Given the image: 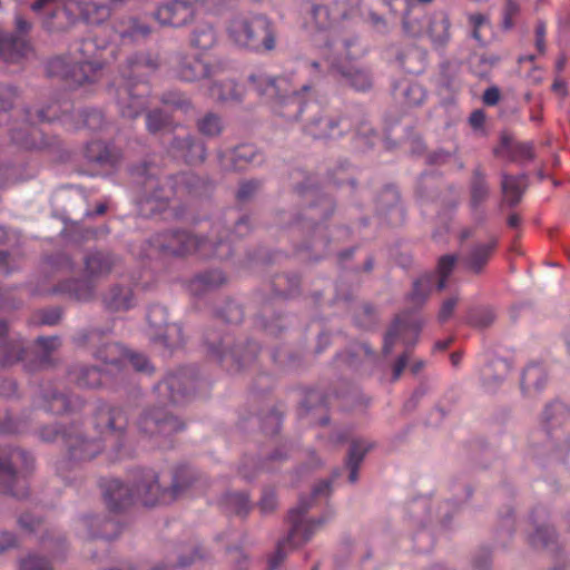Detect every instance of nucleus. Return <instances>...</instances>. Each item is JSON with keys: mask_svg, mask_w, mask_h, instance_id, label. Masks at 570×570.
I'll return each mask as SVG.
<instances>
[{"mask_svg": "<svg viewBox=\"0 0 570 570\" xmlns=\"http://www.w3.org/2000/svg\"><path fill=\"white\" fill-rule=\"evenodd\" d=\"M174 157L184 158L187 163L195 164L205 159V147L195 142L191 137L175 140L171 147Z\"/></svg>", "mask_w": 570, "mask_h": 570, "instance_id": "f3484780", "label": "nucleus"}, {"mask_svg": "<svg viewBox=\"0 0 570 570\" xmlns=\"http://www.w3.org/2000/svg\"><path fill=\"white\" fill-rule=\"evenodd\" d=\"M163 101L165 105L173 106L183 111H187L190 108L189 100L176 92L165 95Z\"/></svg>", "mask_w": 570, "mask_h": 570, "instance_id": "49530a36", "label": "nucleus"}, {"mask_svg": "<svg viewBox=\"0 0 570 570\" xmlns=\"http://www.w3.org/2000/svg\"><path fill=\"white\" fill-rule=\"evenodd\" d=\"M336 122L326 117H320L306 127L307 132L314 138H327L335 135Z\"/></svg>", "mask_w": 570, "mask_h": 570, "instance_id": "c9c22d12", "label": "nucleus"}, {"mask_svg": "<svg viewBox=\"0 0 570 570\" xmlns=\"http://www.w3.org/2000/svg\"><path fill=\"white\" fill-rule=\"evenodd\" d=\"M500 92L497 88H489L483 95V100L487 105L493 106L499 101Z\"/></svg>", "mask_w": 570, "mask_h": 570, "instance_id": "680f3d73", "label": "nucleus"}, {"mask_svg": "<svg viewBox=\"0 0 570 570\" xmlns=\"http://www.w3.org/2000/svg\"><path fill=\"white\" fill-rule=\"evenodd\" d=\"M198 130L208 137L218 136L224 128L223 121L219 116L213 112L206 114L198 120Z\"/></svg>", "mask_w": 570, "mask_h": 570, "instance_id": "58836bf2", "label": "nucleus"}, {"mask_svg": "<svg viewBox=\"0 0 570 570\" xmlns=\"http://www.w3.org/2000/svg\"><path fill=\"white\" fill-rule=\"evenodd\" d=\"M140 429L146 433L154 434L157 431L167 433L178 429L174 417L156 419L149 414L145 415L140 421Z\"/></svg>", "mask_w": 570, "mask_h": 570, "instance_id": "c756f323", "label": "nucleus"}, {"mask_svg": "<svg viewBox=\"0 0 570 570\" xmlns=\"http://www.w3.org/2000/svg\"><path fill=\"white\" fill-rule=\"evenodd\" d=\"M253 88L274 100L273 109L288 120H297L311 96L309 83H297L291 75L273 77L265 71H256L248 78Z\"/></svg>", "mask_w": 570, "mask_h": 570, "instance_id": "f257e3e1", "label": "nucleus"}, {"mask_svg": "<svg viewBox=\"0 0 570 570\" xmlns=\"http://www.w3.org/2000/svg\"><path fill=\"white\" fill-rule=\"evenodd\" d=\"M114 350H119L121 352V358L119 360V363L121 365H131L136 371L149 373L151 372L153 367L149 364L148 358L138 353H129L127 351H124L119 346H112ZM111 364H118V361L110 360Z\"/></svg>", "mask_w": 570, "mask_h": 570, "instance_id": "2f4dec72", "label": "nucleus"}, {"mask_svg": "<svg viewBox=\"0 0 570 570\" xmlns=\"http://www.w3.org/2000/svg\"><path fill=\"white\" fill-rule=\"evenodd\" d=\"M33 466V458L28 452L13 449L6 458H0V495L21 498L26 495L18 472H28Z\"/></svg>", "mask_w": 570, "mask_h": 570, "instance_id": "39448f33", "label": "nucleus"}, {"mask_svg": "<svg viewBox=\"0 0 570 570\" xmlns=\"http://www.w3.org/2000/svg\"><path fill=\"white\" fill-rule=\"evenodd\" d=\"M257 507L262 514H267L276 510L277 501H259Z\"/></svg>", "mask_w": 570, "mask_h": 570, "instance_id": "338daca9", "label": "nucleus"}, {"mask_svg": "<svg viewBox=\"0 0 570 570\" xmlns=\"http://www.w3.org/2000/svg\"><path fill=\"white\" fill-rule=\"evenodd\" d=\"M209 95L214 99L226 101L239 99L242 94L232 80H227L219 83L214 82L209 87Z\"/></svg>", "mask_w": 570, "mask_h": 570, "instance_id": "f704fd0d", "label": "nucleus"}, {"mask_svg": "<svg viewBox=\"0 0 570 570\" xmlns=\"http://www.w3.org/2000/svg\"><path fill=\"white\" fill-rule=\"evenodd\" d=\"M127 420L121 410L102 407L97 414V428L106 441H112L116 433L126 426Z\"/></svg>", "mask_w": 570, "mask_h": 570, "instance_id": "4468645a", "label": "nucleus"}, {"mask_svg": "<svg viewBox=\"0 0 570 570\" xmlns=\"http://www.w3.org/2000/svg\"><path fill=\"white\" fill-rule=\"evenodd\" d=\"M60 316H61V314H60L59 309L55 308V309L45 311L42 313L41 323L47 324V325H53L60 320Z\"/></svg>", "mask_w": 570, "mask_h": 570, "instance_id": "6e6d98bb", "label": "nucleus"}, {"mask_svg": "<svg viewBox=\"0 0 570 570\" xmlns=\"http://www.w3.org/2000/svg\"><path fill=\"white\" fill-rule=\"evenodd\" d=\"M421 328L422 322L417 320L407 322L405 320L397 318L385 335L383 346L384 352L389 354L397 340H402L406 345L413 344L416 341Z\"/></svg>", "mask_w": 570, "mask_h": 570, "instance_id": "f8f14e48", "label": "nucleus"}, {"mask_svg": "<svg viewBox=\"0 0 570 570\" xmlns=\"http://www.w3.org/2000/svg\"><path fill=\"white\" fill-rule=\"evenodd\" d=\"M456 264V256L444 255L439 259L436 274L424 275L420 277L415 283L411 293V299L414 303H421L429 295L433 286L435 285L439 291L446 287V278L451 275Z\"/></svg>", "mask_w": 570, "mask_h": 570, "instance_id": "0eeeda50", "label": "nucleus"}, {"mask_svg": "<svg viewBox=\"0 0 570 570\" xmlns=\"http://www.w3.org/2000/svg\"><path fill=\"white\" fill-rule=\"evenodd\" d=\"M259 155L252 145H240L234 150L224 155L222 164L227 169H243L246 165L256 163Z\"/></svg>", "mask_w": 570, "mask_h": 570, "instance_id": "dca6fc26", "label": "nucleus"}, {"mask_svg": "<svg viewBox=\"0 0 570 570\" xmlns=\"http://www.w3.org/2000/svg\"><path fill=\"white\" fill-rule=\"evenodd\" d=\"M199 180L191 175H180L175 179L174 191H165L164 187L159 191H155L151 196L145 199L146 205L150 206V212L161 210L164 204L168 202L171 194H184L185 191L191 193L196 189Z\"/></svg>", "mask_w": 570, "mask_h": 570, "instance_id": "ddd939ff", "label": "nucleus"}, {"mask_svg": "<svg viewBox=\"0 0 570 570\" xmlns=\"http://www.w3.org/2000/svg\"><path fill=\"white\" fill-rule=\"evenodd\" d=\"M428 35L438 45H443L449 40L450 20L446 13L435 12L429 18Z\"/></svg>", "mask_w": 570, "mask_h": 570, "instance_id": "412c9836", "label": "nucleus"}, {"mask_svg": "<svg viewBox=\"0 0 570 570\" xmlns=\"http://www.w3.org/2000/svg\"><path fill=\"white\" fill-rule=\"evenodd\" d=\"M215 42L216 33L209 23H200L193 30L190 43L194 48L210 49Z\"/></svg>", "mask_w": 570, "mask_h": 570, "instance_id": "c85d7f7f", "label": "nucleus"}, {"mask_svg": "<svg viewBox=\"0 0 570 570\" xmlns=\"http://www.w3.org/2000/svg\"><path fill=\"white\" fill-rule=\"evenodd\" d=\"M122 95L118 100L121 115L129 118L137 117L145 106L142 98L131 96L128 89H124Z\"/></svg>", "mask_w": 570, "mask_h": 570, "instance_id": "473e14b6", "label": "nucleus"}, {"mask_svg": "<svg viewBox=\"0 0 570 570\" xmlns=\"http://www.w3.org/2000/svg\"><path fill=\"white\" fill-rule=\"evenodd\" d=\"M77 50L78 55L71 58L72 68L67 76L77 83L92 81L102 67L99 52L91 40L82 41Z\"/></svg>", "mask_w": 570, "mask_h": 570, "instance_id": "423d86ee", "label": "nucleus"}, {"mask_svg": "<svg viewBox=\"0 0 570 570\" xmlns=\"http://www.w3.org/2000/svg\"><path fill=\"white\" fill-rule=\"evenodd\" d=\"M105 304L111 311H127L135 305L132 291L128 287H114L105 296Z\"/></svg>", "mask_w": 570, "mask_h": 570, "instance_id": "5701e85b", "label": "nucleus"}, {"mask_svg": "<svg viewBox=\"0 0 570 570\" xmlns=\"http://www.w3.org/2000/svg\"><path fill=\"white\" fill-rule=\"evenodd\" d=\"M494 314L492 311H483L482 312V317L480 320H472V323L475 325V326H481V327H485L488 325H490L493 321H494Z\"/></svg>", "mask_w": 570, "mask_h": 570, "instance_id": "052dcab7", "label": "nucleus"}, {"mask_svg": "<svg viewBox=\"0 0 570 570\" xmlns=\"http://www.w3.org/2000/svg\"><path fill=\"white\" fill-rule=\"evenodd\" d=\"M21 358L20 350H10L7 351V347L0 346V363L2 365H8L12 362H16Z\"/></svg>", "mask_w": 570, "mask_h": 570, "instance_id": "603ef678", "label": "nucleus"}, {"mask_svg": "<svg viewBox=\"0 0 570 570\" xmlns=\"http://www.w3.org/2000/svg\"><path fill=\"white\" fill-rule=\"evenodd\" d=\"M87 158L97 164H107L110 161V154L101 142H92L87 148Z\"/></svg>", "mask_w": 570, "mask_h": 570, "instance_id": "79ce46f5", "label": "nucleus"}, {"mask_svg": "<svg viewBox=\"0 0 570 570\" xmlns=\"http://www.w3.org/2000/svg\"><path fill=\"white\" fill-rule=\"evenodd\" d=\"M114 261L109 255L96 253L86 258V271L90 277H101L111 271Z\"/></svg>", "mask_w": 570, "mask_h": 570, "instance_id": "bb28decb", "label": "nucleus"}, {"mask_svg": "<svg viewBox=\"0 0 570 570\" xmlns=\"http://www.w3.org/2000/svg\"><path fill=\"white\" fill-rule=\"evenodd\" d=\"M170 119L163 111L155 110L147 115V129L155 134L170 128Z\"/></svg>", "mask_w": 570, "mask_h": 570, "instance_id": "a19ab883", "label": "nucleus"}, {"mask_svg": "<svg viewBox=\"0 0 570 570\" xmlns=\"http://www.w3.org/2000/svg\"><path fill=\"white\" fill-rule=\"evenodd\" d=\"M456 302L458 299L455 297L448 298L446 301L443 302L439 313V320L441 322H445L451 317L456 305Z\"/></svg>", "mask_w": 570, "mask_h": 570, "instance_id": "3c124183", "label": "nucleus"}, {"mask_svg": "<svg viewBox=\"0 0 570 570\" xmlns=\"http://www.w3.org/2000/svg\"><path fill=\"white\" fill-rule=\"evenodd\" d=\"M527 188V178L522 176H507L502 178V191L504 199L510 204H517Z\"/></svg>", "mask_w": 570, "mask_h": 570, "instance_id": "a878e982", "label": "nucleus"}, {"mask_svg": "<svg viewBox=\"0 0 570 570\" xmlns=\"http://www.w3.org/2000/svg\"><path fill=\"white\" fill-rule=\"evenodd\" d=\"M194 17L190 0H169L155 12V18L163 26L183 27Z\"/></svg>", "mask_w": 570, "mask_h": 570, "instance_id": "1a4fd4ad", "label": "nucleus"}, {"mask_svg": "<svg viewBox=\"0 0 570 570\" xmlns=\"http://www.w3.org/2000/svg\"><path fill=\"white\" fill-rule=\"evenodd\" d=\"M546 381L547 376L544 370L538 364H531L522 374L521 386L525 392L532 390L539 391L544 386Z\"/></svg>", "mask_w": 570, "mask_h": 570, "instance_id": "cd10ccee", "label": "nucleus"}, {"mask_svg": "<svg viewBox=\"0 0 570 570\" xmlns=\"http://www.w3.org/2000/svg\"><path fill=\"white\" fill-rule=\"evenodd\" d=\"M101 449L100 443L94 440L79 439L70 444L71 456L79 460L92 459Z\"/></svg>", "mask_w": 570, "mask_h": 570, "instance_id": "7c9ffc66", "label": "nucleus"}, {"mask_svg": "<svg viewBox=\"0 0 570 570\" xmlns=\"http://www.w3.org/2000/svg\"><path fill=\"white\" fill-rule=\"evenodd\" d=\"M475 570H487L490 566L489 553L483 552L482 556L474 560Z\"/></svg>", "mask_w": 570, "mask_h": 570, "instance_id": "69168bd1", "label": "nucleus"}, {"mask_svg": "<svg viewBox=\"0 0 570 570\" xmlns=\"http://www.w3.org/2000/svg\"><path fill=\"white\" fill-rule=\"evenodd\" d=\"M16 28L21 33H27L31 30V23L21 16H16Z\"/></svg>", "mask_w": 570, "mask_h": 570, "instance_id": "774afa93", "label": "nucleus"}, {"mask_svg": "<svg viewBox=\"0 0 570 570\" xmlns=\"http://www.w3.org/2000/svg\"><path fill=\"white\" fill-rule=\"evenodd\" d=\"M488 194V187L483 181H476L472 188V198L474 202L482 200Z\"/></svg>", "mask_w": 570, "mask_h": 570, "instance_id": "5fc2aeb1", "label": "nucleus"}, {"mask_svg": "<svg viewBox=\"0 0 570 570\" xmlns=\"http://www.w3.org/2000/svg\"><path fill=\"white\" fill-rule=\"evenodd\" d=\"M184 384L185 374H171L157 385V390L160 394L166 395L171 403L177 404L185 401L186 389L183 387Z\"/></svg>", "mask_w": 570, "mask_h": 570, "instance_id": "6ab92c4d", "label": "nucleus"}, {"mask_svg": "<svg viewBox=\"0 0 570 570\" xmlns=\"http://www.w3.org/2000/svg\"><path fill=\"white\" fill-rule=\"evenodd\" d=\"M257 188V184L253 181L245 183L240 186L238 190V198L244 199L249 197V195Z\"/></svg>", "mask_w": 570, "mask_h": 570, "instance_id": "0e129e2a", "label": "nucleus"}, {"mask_svg": "<svg viewBox=\"0 0 570 570\" xmlns=\"http://www.w3.org/2000/svg\"><path fill=\"white\" fill-rule=\"evenodd\" d=\"M218 67L210 66L197 57H181L177 66V75L185 81H197L216 76Z\"/></svg>", "mask_w": 570, "mask_h": 570, "instance_id": "9b49d317", "label": "nucleus"}, {"mask_svg": "<svg viewBox=\"0 0 570 570\" xmlns=\"http://www.w3.org/2000/svg\"><path fill=\"white\" fill-rule=\"evenodd\" d=\"M157 485V478L153 471L144 474L142 483H136L132 488L124 484L118 479H107L100 483L105 499H126L154 494V488Z\"/></svg>", "mask_w": 570, "mask_h": 570, "instance_id": "6e6552de", "label": "nucleus"}, {"mask_svg": "<svg viewBox=\"0 0 570 570\" xmlns=\"http://www.w3.org/2000/svg\"><path fill=\"white\" fill-rule=\"evenodd\" d=\"M16 537L10 532H3L0 537V552L6 551L9 548L14 547Z\"/></svg>", "mask_w": 570, "mask_h": 570, "instance_id": "4d7b16f0", "label": "nucleus"}, {"mask_svg": "<svg viewBox=\"0 0 570 570\" xmlns=\"http://www.w3.org/2000/svg\"><path fill=\"white\" fill-rule=\"evenodd\" d=\"M312 18L315 21V24L318 29H325L331 24L332 20H335L336 18H330V12L326 7H314L312 9Z\"/></svg>", "mask_w": 570, "mask_h": 570, "instance_id": "a18cd8bd", "label": "nucleus"}, {"mask_svg": "<svg viewBox=\"0 0 570 570\" xmlns=\"http://www.w3.org/2000/svg\"><path fill=\"white\" fill-rule=\"evenodd\" d=\"M72 293L77 299L87 301L92 296L94 287L87 281L78 282L75 284Z\"/></svg>", "mask_w": 570, "mask_h": 570, "instance_id": "de8ad7c7", "label": "nucleus"}, {"mask_svg": "<svg viewBox=\"0 0 570 570\" xmlns=\"http://www.w3.org/2000/svg\"><path fill=\"white\" fill-rule=\"evenodd\" d=\"M469 21L472 24L473 28L482 29L484 26L488 24V18L484 14L481 13H474L469 17Z\"/></svg>", "mask_w": 570, "mask_h": 570, "instance_id": "e2e57ef3", "label": "nucleus"}, {"mask_svg": "<svg viewBox=\"0 0 570 570\" xmlns=\"http://www.w3.org/2000/svg\"><path fill=\"white\" fill-rule=\"evenodd\" d=\"M224 282L225 276L220 271H210L195 277L191 282V289L194 292L199 289H212L220 286Z\"/></svg>", "mask_w": 570, "mask_h": 570, "instance_id": "e433bc0d", "label": "nucleus"}, {"mask_svg": "<svg viewBox=\"0 0 570 570\" xmlns=\"http://www.w3.org/2000/svg\"><path fill=\"white\" fill-rule=\"evenodd\" d=\"M222 509L245 518L252 510V501H223Z\"/></svg>", "mask_w": 570, "mask_h": 570, "instance_id": "c03bdc74", "label": "nucleus"}, {"mask_svg": "<svg viewBox=\"0 0 570 570\" xmlns=\"http://www.w3.org/2000/svg\"><path fill=\"white\" fill-rule=\"evenodd\" d=\"M81 402L77 399L75 401L69 400L63 394H52L48 399V411L55 414H62L69 411H73L80 407Z\"/></svg>", "mask_w": 570, "mask_h": 570, "instance_id": "4c0bfd02", "label": "nucleus"}, {"mask_svg": "<svg viewBox=\"0 0 570 570\" xmlns=\"http://www.w3.org/2000/svg\"><path fill=\"white\" fill-rule=\"evenodd\" d=\"M28 50L27 43L9 33L0 35V57L8 61L24 56Z\"/></svg>", "mask_w": 570, "mask_h": 570, "instance_id": "b1692460", "label": "nucleus"}, {"mask_svg": "<svg viewBox=\"0 0 570 570\" xmlns=\"http://www.w3.org/2000/svg\"><path fill=\"white\" fill-rule=\"evenodd\" d=\"M63 12L70 22L83 19L92 24L100 23L109 17V8L105 4L83 2L81 0H68L65 2Z\"/></svg>", "mask_w": 570, "mask_h": 570, "instance_id": "9d476101", "label": "nucleus"}, {"mask_svg": "<svg viewBox=\"0 0 570 570\" xmlns=\"http://www.w3.org/2000/svg\"><path fill=\"white\" fill-rule=\"evenodd\" d=\"M330 65L336 68L344 78V81L356 90H366L371 87L372 81L367 71L356 66H344L343 61L336 62L333 58L327 57Z\"/></svg>", "mask_w": 570, "mask_h": 570, "instance_id": "2eb2a0df", "label": "nucleus"}, {"mask_svg": "<svg viewBox=\"0 0 570 570\" xmlns=\"http://www.w3.org/2000/svg\"><path fill=\"white\" fill-rule=\"evenodd\" d=\"M318 501H299L287 513L289 525L287 535L277 542L276 550L268 560L269 570H276L287 554L312 540L328 517L316 515Z\"/></svg>", "mask_w": 570, "mask_h": 570, "instance_id": "f03ea898", "label": "nucleus"}, {"mask_svg": "<svg viewBox=\"0 0 570 570\" xmlns=\"http://www.w3.org/2000/svg\"><path fill=\"white\" fill-rule=\"evenodd\" d=\"M19 570H52L51 563L38 556H28L22 559L19 566Z\"/></svg>", "mask_w": 570, "mask_h": 570, "instance_id": "37998d69", "label": "nucleus"}, {"mask_svg": "<svg viewBox=\"0 0 570 570\" xmlns=\"http://www.w3.org/2000/svg\"><path fill=\"white\" fill-rule=\"evenodd\" d=\"M154 245L160 250L173 255H185L194 252H198L204 257H224L227 255V252L223 250V247L226 245L222 242L214 243L207 238L199 239L186 232L161 235L154 240Z\"/></svg>", "mask_w": 570, "mask_h": 570, "instance_id": "20e7f679", "label": "nucleus"}, {"mask_svg": "<svg viewBox=\"0 0 570 570\" xmlns=\"http://www.w3.org/2000/svg\"><path fill=\"white\" fill-rule=\"evenodd\" d=\"M71 376L80 387H97L102 383V374L97 367H81Z\"/></svg>", "mask_w": 570, "mask_h": 570, "instance_id": "72a5a7b5", "label": "nucleus"}, {"mask_svg": "<svg viewBox=\"0 0 570 570\" xmlns=\"http://www.w3.org/2000/svg\"><path fill=\"white\" fill-rule=\"evenodd\" d=\"M37 344L46 352H50V351H53L56 350L59 344H60V341L58 337H39L37 340Z\"/></svg>", "mask_w": 570, "mask_h": 570, "instance_id": "864d4df0", "label": "nucleus"}, {"mask_svg": "<svg viewBox=\"0 0 570 570\" xmlns=\"http://www.w3.org/2000/svg\"><path fill=\"white\" fill-rule=\"evenodd\" d=\"M407 361H409V355L406 353H404L403 355H401L397 358V361L394 365V368H393V380H397L401 376V373L407 365Z\"/></svg>", "mask_w": 570, "mask_h": 570, "instance_id": "13d9d810", "label": "nucleus"}, {"mask_svg": "<svg viewBox=\"0 0 570 570\" xmlns=\"http://www.w3.org/2000/svg\"><path fill=\"white\" fill-rule=\"evenodd\" d=\"M373 448V443L366 440L353 441L348 451L347 464H361L366 453Z\"/></svg>", "mask_w": 570, "mask_h": 570, "instance_id": "ea45409f", "label": "nucleus"}, {"mask_svg": "<svg viewBox=\"0 0 570 570\" xmlns=\"http://www.w3.org/2000/svg\"><path fill=\"white\" fill-rule=\"evenodd\" d=\"M409 104L419 105L424 99V92L419 85H411L405 91Z\"/></svg>", "mask_w": 570, "mask_h": 570, "instance_id": "8fccbe9b", "label": "nucleus"}, {"mask_svg": "<svg viewBox=\"0 0 570 570\" xmlns=\"http://www.w3.org/2000/svg\"><path fill=\"white\" fill-rule=\"evenodd\" d=\"M101 121V115L99 111L92 110L87 114L85 118L86 125L91 129H97Z\"/></svg>", "mask_w": 570, "mask_h": 570, "instance_id": "bf43d9fd", "label": "nucleus"}, {"mask_svg": "<svg viewBox=\"0 0 570 570\" xmlns=\"http://www.w3.org/2000/svg\"><path fill=\"white\" fill-rule=\"evenodd\" d=\"M83 523L86 524V527L89 528V537L92 540L100 538L105 539L106 541H110L112 539H116L120 533V527L114 520L94 517L85 519Z\"/></svg>", "mask_w": 570, "mask_h": 570, "instance_id": "a211bd4d", "label": "nucleus"}, {"mask_svg": "<svg viewBox=\"0 0 570 570\" xmlns=\"http://www.w3.org/2000/svg\"><path fill=\"white\" fill-rule=\"evenodd\" d=\"M556 531L548 524L532 522V531L528 534V542L533 549H548L556 543Z\"/></svg>", "mask_w": 570, "mask_h": 570, "instance_id": "4be33fe9", "label": "nucleus"}, {"mask_svg": "<svg viewBox=\"0 0 570 570\" xmlns=\"http://www.w3.org/2000/svg\"><path fill=\"white\" fill-rule=\"evenodd\" d=\"M227 35L234 45L256 52L271 51L276 45L271 21L259 14L235 16L227 26Z\"/></svg>", "mask_w": 570, "mask_h": 570, "instance_id": "7ed1b4c3", "label": "nucleus"}, {"mask_svg": "<svg viewBox=\"0 0 570 570\" xmlns=\"http://www.w3.org/2000/svg\"><path fill=\"white\" fill-rule=\"evenodd\" d=\"M495 242H489L487 244L475 246L469 256L465 258V267L473 272L479 273L482 267L488 263L493 249Z\"/></svg>", "mask_w": 570, "mask_h": 570, "instance_id": "393cba45", "label": "nucleus"}, {"mask_svg": "<svg viewBox=\"0 0 570 570\" xmlns=\"http://www.w3.org/2000/svg\"><path fill=\"white\" fill-rule=\"evenodd\" d=\"M116 32L122 40L138 41L149 36L150 28L139 19L129 17L118 22Z\"/></svg>", "mask_w": 570, "mask_h": 570, "instance_id": "aec40b11", "label": "nucleus"}, {"mask_svg": "<svg viewBox=\"0 0 570 570\" xmlns=\"http://www.w3.org/2000/svg\"><path fill=\"white\" fill-rule=\"evenodd\" d=\"M19 524L22 529L29 530L30 532H35L42 524V520L39 518H36L35 515H32L30 513H26L19 518Z\"/></svg>", "mask_w": 570, "mask_h": 570, "instance_id": "09e8293b", "label": "nucleus"}]
</instances>
